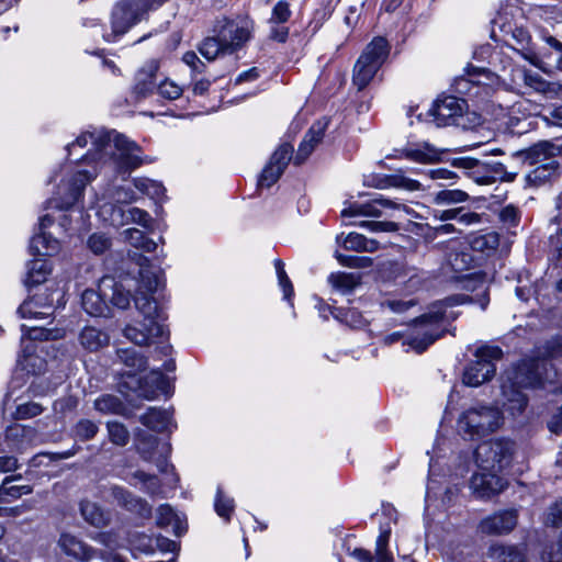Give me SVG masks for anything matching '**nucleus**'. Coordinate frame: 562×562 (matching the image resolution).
Listing matches in <instances>:
<instances>
[{"instance_id": "6ab92c4d", "label": "nucleus", "mask_w": 562, "mask_h": 562, "mask_svg": "<svg viewBox=\"0 0 562 562\" xmlns=\"http://www.w3.org/2000/svg\"><path fill=\"white\" fill-rule=\"evenodd\" d=\"M471 487L477 497L487 498L502 492L505 483L502 477L494 473H475L471 477Z\"/></svg>"}, {"instance_id": "ddd939ff", "label": "nucleus", "mask_w": 562, "mask_h": 562, "mask_svg": "<svg viewBox=\"0 0 562 562\" xmlns=\"http://www.w3.org/2000/svg\"><path fill=\"white\" fill-rule=\"evenodd\" d=\"M111 135L112 132L106 131L85 132L75 142L67 145L68 156H71L77 147L86 148L90 140L92 147L86 154L80 155L79 159L82 161H101L105 158L108 149H111Z\"/></svg>"}, {"instance_id": "dca6fc26", "label": "nucleus", "mask_w": 562, "mask_h": 562, "mask_svg": "<svg viewBox=\"0 0 562 562\" xmlns=\"http://www.w3.org/2000/svg\"><path fill=\"white\" fill-rule=\"evenodd\" d=\"M518 522L517 509H503L481 520L479 529L488 536L507 535L515 529Z\"/></svg>"}, {"instance_id": "052dcab7", "label": "nucleus", "mask_w": 562, "mask_h": 562, "mask_svg": "<svg viewBox=\"0 0 562 562\" xmlns=\"http://www.w3.org/2000/svg\"><path fill=\"white\" fill-rule=\"evenodd\" d=\"M44 412V407L35 402H27L18 405L14 412L15 419H29L41 415Z\"/></svg>"}, {"instance_id": "680f3d73", "label": "nucleus", "mask_w": 562, "mask_h": 562, "mask_svg": "<svg viewBox=\"0 0 562 562\" xmlns=\"http://www.w3.org/2000/svg\"><path fill=\"white\" fill-rule=\"evenodd\" d=\"M282 173L283 171L280 167H273L268 162L259 177L258 187L270 188L279 180Z\"/></svg>"}, {"instance_id": "7c9ffc66", "label": "nucleus", "mask_w": 562, "mask_h": 562, "mask_svg": "<svg viewBox=\"0 0 562 562\" xmlns=\"http://www.w3.org/2000/svg\"><path fill=\"white\" fill-rule=\"evenodd\" d=\"M42 257L38 256L27 263L25 284L29 288L44 283L52 272V265Z\"/></svg>"}, {"instance_id": "2f4dec72", "label": "nucleus", "mask_w": 562, "mask_h": 562, "mask_svg": "<svg viewBox=\"0 0 562 562\" xmlns=\"http://www.w3.org/2000/svg\"><path fill=\"white\" fill-rule=\"evenodd\" d=\"M139 422L154 431L162 432L169 430L171 414L167 409L150 407L139 417Z\"/></svg>"}, {"instance_id": "69168bd1", "label": "nucleus", "mask_w": 562, "mask_h": 562, "mask_svg": "<svg viewBox=\"0 0 562 562\" xmlns=\"http://www.w3.org/2000/svg\"><path fill=\"white\" fill-rule=\"evenodd\" d=\"M550 226L555 231L550 235V245L558 252V258H562V216H555Z\"/></svg>"}, {"instance_id": "e2e57ef3", "label": "nucleus", "mask_w": 562, "mask_h": 562, "mask_svg": "<svg viewBox=\"0 0 562 562\" xmlns=\"http://www.w3.org/2000/svg\"><path fill=\"white\" fill-rule=\"evenodd\" d=\"M498 218L505 226L515 227L519 224L520 211L512 204L506 205L499 211Z\"/></svg>"}, {"instance_id": "37998d69", "label": "nucleus", "mask_w": 562, "mask_h": 562, "mask_svg": "<svg viewBox=\"0 0 562 562\" xmlns=\"http://www.w3.org/2000/svg\"><path fill=\"white\" fill-rule=\"evenodd\" d=\"M470 246L474 251L490 254L498 248L499 235L496 232L475 235L471 238Z\"/></svg>"}, {"instance_id": "393cba45", "label": "nucleus", "mask_w": 562, "mask_h": 562, "mask_svg": "<svg viewBox=\"0 0 562 562\" xmlns=\"http://www.w3.org/2000/svg\"><path fill=\"white\" fill-rule=\"evenodd\" d=\"M397 204L389 199H373L366 203L352 202L341 211V216H381L380 207H396Z\"/></svg>"}, {"instance_id": "1a4fd4ad", "label": "nucleus", "mask_w": 562, "mask_h": 562, "mask_svg": "<svg viewBox=\"0 0 562 562\" xmlns=\"http://www.w3.org/2000/svg\"><path fill=\"white\" fill-rule=\"evenodd\" d=\"M474 356L475 360L463 372V383L469 386H479L495 375V361L503 357V351L497 346H482Z\"/></svg>"}, {"instance_id": "ea45409f", "label": "nucleus", "mask_w": 562, "mask_h": 562, "mask_svg": "<svg viewBox=\"0 0 562 562\" xmlns=\"http://www.w3.org/2000/svg\"><path fill=\"white\" fill-rule=\"evenodd\" d=\"M21 480L22 476L20 474L7 476L0 486V499L7 502L32 493L33 488L31 485L12 484L13 482Z\"/></svg>"}, {"instance_id": "8fccbe9b", "label": "nucleus", "mask_w": 562, "mask_h": 562, "mask_svg": "<svg viewBox=\"0 0 562 562\" xmlns=\"http://www.w3.org/2000/svg\"><path fill=\"white\" fill-rule=\"evenodd\" d=\"M214 508L220 517L224 518L226 521H229L235 508L234 499L225 496L223 490L220 486L216 491Z\"/></svg>"}, {"instance_id": "13d9d810", "label": "nucleus", "mask_w": 562, "mask_h": 562, "mask_svg": "<svg viewBox=\"0 0 562 562\" xmlns=\"http://www.w3.org/2000/svg\"><path fill=\"white\" fill-rule=\"evenodd\" d=\"M293 148L289 144L281 145L271 156L269 164L273 167H280L282 171L291 160Z\"/></svg>"}, {"instance_id": "f704fd0d", "label": "nucleus", "mask_w": 562, "mask_h": 562, "mask_svg": "<svg viewBox=\"0 0 562 562\" xmlns=\"http://www.w3.org/2000/svg\"><path fill=\"white\" fill-rule=\"evenodd\" d=\"M375 187L380 189L393 187L406 191H417L422 189V184L418 180L406 177L402 170L378 179Z\"/></svg>"}, {"instance_id": "6e6d98bb", "label": "nucleus", "mask_w": 562, "mask_h": 562, "mask_svg": "<svg viewBox=\"0 0 562 562\" xmlns=\"http://www.w3.org/2000/svg\"><path fill=\"white\" fill-rule=\"evenodd\" d=\"M157 524L161 527L173 525L180 529V519L173 508L168 504H162L157 509Z\"/></svg>"}, {"instance_id": "f257e3e1", "label": "nucleus", "mask_w": 562, "mask_h": 562, "mask_svg": "<svg viewBox=\"0 0 562 562\" xmlns=\"http://www.w3.org/2000/svg\"><path fill=\"white\" fill-rule=\"evenodd\" d=\"M133 259L139 266V284L134 302L143 319L128 324L123 334L135 345L145 346L165 335L164 322L167 316L157 301L148 295L162 284V272L159 268L153 267L149 259L143 255L134 254Z\"/></svg>"}, {"instance_id": "7ed1b4c3", "label": "nucleus", "mask_w": 562, "mask_h": 562, "mask_svg": "<svg viewBox=\"0 0 562 562\" xmlns=\"http://www.w3.org/2000/svg\"><path fill=\"white\" fill-rule=\"evenodd\" d=\"M214 36L206 37L199 46L200 54L209 61L216 59L221 54H232L246 43L250 31L239 26L233 20L221 18L215 21Z\"/></svg>"}, {"instance_id": "0e129e2a", "label": "nucleus", "mask_w": 562, "mask_h": 562, "mask_svg": "<svg viewBox=\"0 0 562 562\" xmlns=\"http://www.w3.org/2000/svg\"><path fill=\"white\" fill-rule=\"evenodd\" d=\"M157 90L158 93L167 100H176L183 92V89L180 86L169 79L160 82L157 87Z\"/></svg>"}, {"instance_id": "5701e85b", "label": "nucleus", "mask_w": 562, "mask_h": 562, "mask_svg": "<svg viewBox=\"0 0 562 562\" xmlns=\"http://www.w3.org/2000/svg\"><path fill=\"white\" fill-rule=\"evenodd\" d=\"M97 176L95 169L90 170H78L74 173L69 181L68 194L59 205L60 209H68L79 201L82 196L85 188Z\"/></svg>"}, {"instance_id": "a878e982", "label": "nucleus", "mask_w": 562, "mask_h": 562, "mask_svg": "<svg viewBox=\"0 0 562 562\" xmlns=\"http://www.w3.org/2000/svg\"><path fill=\"white\" fill-rule=\"evenodd\" d=\"M108 297L109 293L104 294L100 288L99 291L88 289L81 295L82 308L91 316H108L110 313Z\"/></svg>"}, {"instance_id": "4d7b16f0", "label": "nucleus", "mask_w": 562, "mask_h": 562, "mask_svg": "<svg viewBox=\"0 0 562 562\" xmlns=\"http://www.w3.org/2000/svg\"><path fill=\"white\" fill-rule=\"evenodd\" d=\"M98 430H99V427L98 425L90 420V419H80L76 426H75V436L82 440V441H87V440H90L92 438H94V436L98 434Z\"/></svg>"}, {"instance_id": "9d476101", "label": "nucleus", "mask_w": 562, "mask_h": 562, "mask_svg": "<svg viewBox=\"0 0 562 562\" xmlns=\"http://www.w3.org/2000/svg\"><path fill=\"white\" fill-rule=\"evenodd\" d=\"M515 443L508 439H495L479 445L474 457L477 465L487 471H502L509 464Z\"/></svg>"}, {"instance_id": "bb28decb", "label": "nucleus", "mask_w": 562, "mask_h": 562, "mask_svg": "<svg viewBox=\"0 0 562 562\" xmlns=\"http://www.w3.org/2000/svg\"><path fill=\"white\" fill-rule=\"evenodd\" d=\"M158 70V65L155 61H150L137 71L135 76V85L133 92L137 99L147 98L153 93L156 85L155 78Z\"/></svg>"}, {"instance_id": "c9c22d12", "label": "nucleus", "mask_w": 562, "mask_h": 562, "mask_svg": "<svg viewBox=\"0 0 562 562\" xmlns=\"http://www.w3.org/2000/svg\"><path fill=\"white\" fill-rule=\"evenodd\" d=\"M79 509L85 521L95 528H102L109 522L108 514L94 502L83 499Z\"/></svg>"}, {"instance_id": "4be33fe9", "label": "nucleus", "mask_w": 562, "mask_h": 562, "mask_svg": "<svg viewBox=\"0 0 562 562\" xmlns=\"http://www.w3.org/2000/svg\"><path fill=\"white\" fill-rule=\"evenodd\" d=\"M502 395L504 397V406L512 413V415L520 414L527 406L528 398L522 392V386L509 382L507 378L503 376Z\"/></svg>"}, {"instance_id": "412c9836", "label": "nucleus", "mask_w": 562, "mask_h": 562, "mask_svg": "<svg viewBox=\"0 0 562 562\" xmlns=\"http://www.w3.org/2000/svg\"><path fill=\"white\" fill-rule=\"evenodd\" d=\"M58 546L65 554L80 561H90L97 554L93 548L70 533H61Z\"/></svg>"}, {"instance_id": "f3484780", "label": "nucleus", "mask_w": 562, "mask_h": 562, "mask_svg": "<svg viewBox=\"0 0 562 562\" xmlns=\"http://www.w3.org/2000/svg\"><path fill=\"white\" fill-rule=\"evenodd\" d=\"M136 386L132 387L138 396L146 400H154L159 393L166 391L168 380L160 368L151 370L146 376L136 381Z\"/></svg>"}, {"instance_id": "774afa93", "label": "nucleus", "mask_w": 562, "mask_h": 562, "mask_svg": "<svg viewBox=\"0 0 562 562\" xmlns=\"http://www.w3.org/2000/svg\"><path fill=\"white\" fill-rule=\"evenodd\" d=\"M546 525L552 527H562V498L553 503L546 517Z\"/></svg>"}, {"instance_id": "a19ab883", "label": "nucleus", "mask_w": 562, "mask_h": 562, "mask_svg": "<svg viewBox=\"0 0 562 562\" xmlns=\"http://www.w3.org/2000/svg\"><path fill=\"white\" fill-rule=\"evenodd\" d=\"M117 357L131 370L126 373L128 378L134 379L135 374L146 369L147 359L133 348L120 349Z\"/></svg>"}, {"instance_id": "aec40b11", "label": "nucleus", "mask_w": 562, "mask_h": 562, "mask_svg": "<svg viewBox=\"0 0 562 562\" xmlns=\"http://www.w3.org/2000/svg\"><path fill=\"white\" fill-rule=\"evenodd\" d=\"M326 127V121H317L310 127L303 140L299 145L296 155L294 157L295 165H301L304 162L306 158L313 153L315 146L322 142Z\"/></svg>"}, {"instance_id": "6e6552de", "label": "nucleus", "mask_w": 562, "mask_h": 562, "mask_svg": "<svg viewBox=\"0 0 562 562\" xmlns=\"http://www.w3.org/2000/svg\"><path fill=\"white\" fill-rule=\"evenodd\" d=\"M446 330L445 314L429 312L417 317L414 322L413 333L407 345L416 352H424L431 344L439 339Z\"/></svg>"}, {"instance_id": "39448f33", "label": "nucleus", "mask_w": 562, "mask_h": 562, "mask_svg": "<svg viewBox=\"0 0 562 562\" xmlns=\"http://www.w3.org/2000/svg\"><path fill=\"white\" fill-rule=\"evenodd\" d=\"M390 46L384 37H374L364 48L353 67V83L364 89L386 60Z\"/></svg>"}, {"instance_id": "e433bc0d", "label": "nucleus", "mask_w": 562, "mask_h": 562, "mask_svg": "<svg viewBox=\"0 0 562 562\" xmlns=\"http://www.w3.org/2000/svg\"><path fill=\"white\" fill-rule=\"evenodd\" d=\"M30 250L34 256H53L59 250V241L45 232H42L31 239Z\"/></svg>"}, {"instance_id": "5fc2aeb1", "label": "nucleus", "mask_w": 562, "mask_h": 562, "mask_svg": "<svg viewBox=\"0 0 562 562\" xmlns=\"http://www.w3.org/2000/svg\"><path fill=\"white\" fill-rule=\"evenodd\" d=\"M335 257L341 266L348 268L364 269L370 268L373 265L372 258L367 256H349L337 252Z\"/></svg>"}, {"instance_id": "c756f323", "label": "nucleus", "mask_w": 562, "mask_h": 562, "mask_svg": "<svg viewBox=\"0 0 562 562\" xmlns=\"http://www.w3.org/2000/svg\"><path fill=\"white\" fill-rule=\"evenodd\" d=\"M477 289H480V292L475 296L464 294V293L453 294V295L447 296L443 300V304L446 306L452 307V306L467 304V303H476L480 305V307L482 310H485L490 303V295H488V289L482 279L480 281V285L477 286ZM472 290H476V286H474Z\"/></svg>"}, {"instance_id": "f8f14e48", "label": "nucleus", "mask_w": 562, "mask_h": 562, "mask_svg": "<svg viewBox=\"0 0 562 562\" xmlns=\"http://www.w3.org/2000/svg\"><path fill=\"white\" fill-rule=\"evenodd\" d=\"M112 146L116 149V153L108 149L105 157L108 155L111 156L119 173H130L144 164V159L137 154L140 151L139 146L135 142L130 140L126 136L112 132L111 147Z\"/></svg>"}, {"instance_id": "338daca9", "label": "nucleus", "mask_w": 562, "mask_h": 562, "mask_svg": "<svg viewBox=\"0 0 562 562\" xmlns=\"http://www.w3.org/2000/svg\"><path fill=\"white\" fill-rule=\"evenodd\" d=\"M111 246V240L104 234H92L88 239V247L95 255H101Z\"/></svg>"}, {"instance_id": "de8ad7c7", "label": "nucleus", "mask_w": 562, "mask_h": 562, "mask_svg": "<svg viewBox=\"0 0 562 562\" xmlns=\"http://www.w3.org/2000/svg\"><path fill=\"white\" fill-rule=\"evenodd\" d=\"M524 83L540 93L547 94L554 91L553 85L542 78L541 75L535 71H522Z\"/></svg>"}, {"instance_id": "423d86ee", "label": "nucleus", "mask_w": 562, "mask_h": 562, "mask_svg": "<svg viewBox=\"0 0 562 562\" xmlns=\"http://www.w3.org/2000/svg\"><path fill=\"white\" fill-rule=\"evenodd\" d=\"M390 46L384 37H374L364 48L353 67V83L364 89L386 60Z\"/></svg>"}, {"instance_id": "b1692460", "label": "nucleus", "mask_w": 562, "mask_h": 562, "mask_svg": "<svg viewBox=\"0 0 562 562\" xmlns=\"http://www.w3.org/2000/svg\"><path fill=\"white\" fill-rule=\"evenodd\" d=\"M554 150V146L550 144L549 142H542L539 144L533 145L530 147L527 151V158L530 159L531 164H541L540 167H538L535 170L536 177L541 178V170L546 171L548 169L557 170L559 168V164L550 159V156L552 155Z\"/></svg>"}, {"instance_id": "0eeeda50", "label": "nucleus", "mask_w": 562, "mask_h": 562, "mask_svg": "<svg viewBox=\"0 0 562 562\" xmlns=\"http://www.w3.org/2000/svg\"><path fill=\"white\" fill-rule=\"evenodd\" d=\"M495 80L494 74L486 68L469 65L465 74L457 77L451 87L461 97L484 101L492 95Z\"/></svg>"}, {"instance_id": "79ce46f5", "label": "nucleus", "mask_w": 562, "mask_h": 562, "mask_svg": "<svg viewBox=\"0 0 562 562\" xmlns=\"http://www.w3.org/2000/svg\"><path fill=\"white\" fill-rule=\"evenodd\" d=\"M508 38L506 43L517 52H527L530 49L531 36L522 26H509L504 30Z\"/></svg>"}, {"instance_id": "cd10ccee", "label": "nucleus", "mask_w": 562, "mask_h": 562, "mask_svg": "<svg viewBox=\"0 0 562 562\" xmlns=\"http://www.w3.org/2000/svg\"><path fill=\"white\" fill-rule=\"evenodd\" d=\"M99 288L109 293L108 302L112 305L125 310L130 306L131 294L126 291L122 284L114 282L113 278L104 277L101 279Z\"/></svg>"}, {"instance_id": "72a5a7b5", "label": "nucleus", "mask_w": 562, "mask_h": 562, "mask_svg": "<svg viewBox=\"0 0 562 562\" xmlns=\"http://www.w3.org/2000/svg\"><path fill=\"white\" fill-rule=\"evenodd\" d=\"M488 555L498 562H526L524 548L516 544H494Z\"/></svg>"}, {"instance_id": "58836bf2", "label": "nucleus", "mask_w": 562, "mask_h": 562, "mask_svg": "<svg viewBox=\"0 0 562 562\" xmlns=\"http://www.w3.org/2000/svg\"><path fill=\"white\" fill-rule=\"evenodd\" d=\"M95 411L104 415H120L125 416L127 407L124 402L116 395L103 394L95 398L93 404Z\"/></svg>"}, {"instance_id": "864d4df0", "label": "nucleus", "mask_w": 562, "mask_h": 562, "mask_svg": "<svg viewBox=\"0 0 562 562\" xmlns=\"http://www.w3.org/2000/svg\"><path fill=\"white\" fill-rule=\"evenodd\" d=\"M122 215L126 224L134 223L143 226L144 228H149L153 223V218L148 212L138 207H130L124 211Z\"/></svg>"}, {"instance_id": "c03bdc74", "label": "nucleus", "mask_w": 562, "mask_h": 562, "mask_svg": "<svg viewBox=\"0 0 562 562\" xmlns=\"http://www.w3.org/2000/svg\"><path fill=\"white\" fill-rule=\"evenodd\" d=\"M331 286L342 293H350L359 284V278L352 273L334 272L328 277Z\"/></svg>"}, {"instance_id": "49530a36", "label": "nucleus", "mask_w": 562, "mask_h": 562, "mask_svg": "<svg viewBox=\"0 0 562 562\" xmlns=\"http://www.w3.org/2000/svg\"><path fill=\"white\" fill-rule=\"evenodd\" d=\"M109 440L119 447H125L130 441V431L126 426L120 422L111 420L106 423Z\"/></svg>"}, {"instance_id": "a18cd8bd", "label": "nucleus", "mask_w": 562, "mask_h": 562, "mask_svg": "<svg viewBox=\"0 0 562 562\" xmlns=\"http://www.w3.org/2000/svg\"><path fill=\"white\" fill-rule=\"evenodd\" d=\"M126 240L135 248L153 252L157 248L156 241L148 238L143 231L137 228H128L124 232Z\"/></svg>"}, {"instance_id": "a211bd4d", "label": "nucleus", "mask_w": 562, "mask_h": 562, "mask_svg": "<svg viewBox=\"0 0 562 562\" xmlns=\"http://www.w3.org/2000/svg\"><path fill=\"white\" fill-rule=\"evenodd\" d=\"M110 493L113 499L126 510L135 513L140 517H148L151 514V507L143 498L134 495L128 490L113 485L110 487Z\"/></svg>"}, {"instance_id": "c85d7f7f", "label": "nucleus", "mask_w": 562, "mask_h": 562, "mask_svg": "<svg viewBox=\"0 0 562 562\" xmlns=\"http://www.w3.org/2000/svg\"><path fill=\"white\" fill-rule=\"evenodd\" d=\"M435 217L442 222L453 220L463 226L480 224L482 220L479 213L472 212L464 206L436 211Z\"/></svg>"}, {"instance_id": "603ef678", "label": "nucleus", "mask_w": 562, "mask_h": 562, "mask_svg": "<svg viewBox=\"0 0 562 562\" xmlns=\"http://www.w3.org/2000/svg\"><path fill=\"white\" fill-rule=\"evenodd\" d=\"M137 450L144 460L151 458V450L157 445V438L144 430L136 432Z\"/></svg>"}, {"instance_id": "4c0bfd02", "label": "nucleus", "mask_w": 562, "mask_h": 562, "mask_svg": "<svg viewBox=\"0 0 562 562\" xmlns=\"http://www.w3.org/2000/svg\"><path fill=\"white\" fill-rule=\"evenodd\" d=\"M109 336L106 333L93 327L86 326L80 335L79 341L81 346L90 351H97L109 344Z\"/></svg>"}, {"instance_id": "20e7f679", "label": "nucleus", "mask_w": 562, "mask_h": 562, "mask_svg": "<svg viewBox=\"0 0 562 562\" xmlns=\"http://www.w3.org/2000/svg\"><path fill=\"white\" fill-rule=\"evenodd\" d=\"M502 413L497 407L477 405L470 407L458 419L459 432L470 440H477L494 432L501 425Z\"/></svg>"}, {"instance_id": "473e14b6", "label": "nucleus", "mask_w": 562, "mask_h": 562, "mask_svg": "<svg viewBox=\"0 0 562 562\" xmlns=\"http://www.w3.org/2000/svg\"><path fill=\"white\" fill-rule=\"evenodd\" d=\"M401 157L416 162L429 164L439 161L441 151L428 143L418 145L417 147L404 148L401 150Z\"/></svg>"}, {"instance_id": "2eb2a0df", "label": "nucleus", "mask_w": 562, "mask_h": 562, "mask_svg": "<svg viewBox=\"0 0 562 562\" xmlns=\"http://www.w3.org/2000/svg\"><path fill=\"white\" fill-rule=\"evenodd\" d=\"M468 106L467 101L461 97L443 95L438 98L429 114L434 116L437 126H446L456 123V119L461 116Z\"/></svg>"}, {"instance_id": "3c124183", "label": "nucleus", "mask_w": 562, "mask_h": 562, "mask_svg": "<svg viewBox=\"0 0 562 562\" xmlns=\"http://www.w3.org/2000/svg\"><path fill=\"white\" fill-rule=\"evenodd\" d=\"M24 428L21 425H14L7 428L4 434V443L10 452L19 451L22 447Z\"/></svg>"}, {"instance_id": "bf43d9fd", "label": "nucleus", "mask_w": 562, "mask_h": 562, "mask_svg": "<svg viewBox=\"0 0 562 562\" xmlns=\"http://www.w3.org/2000/svg\"><path fill=\"white\" fill-rule=\"evenodd\" d=\"M134 476L144 484L145 492L150 495H157L161 491L160 481L156 475L144 471H136Z\"/></svg>"}, {"instance_id": "4468645a", "label": "nucleus", "mask_w": 562, "mask_h": 562, "mask_svg": "<svg viewBox=\"0 0 562 562\" xmlns=\"http://www.w3.org/2000/svg\"><path fill=\"white\" fill-rule=\"evenodd\" d=\"M139 19V1L121 0L112 11V32L102 34V37L112 42L116 36L125 34Z\"/></svg>"}, {"instance_id": "9b49d317", "label": "nucleus", "mask_w": 562, "mask_h": 562, "mask_svg": "<svg viewBox=\"0 0 562 562\" xmlns=\"http://www.w3.org/2000/svg\"><path fill=\"white\" fill-rule=\"evenodd\" d=\"M64 293L59 289L45 288L43 292L35 293L25 300L18 308L22 318L50 317L55 308L64 306Z\"/></svg>"}, {"instance_id": "09e8293b", "label": "nucleus", "mask_w": 562, "mask_h": 562, "mask_svg": "<svg viewBox=\"0 0 562 562\" xmlns=\"http://www.w3.org/2000/svg\"><path fill=\"white\" fill-rule=\"evenodd\" d=\"M469 199V194L465 191L459 189H445L440 190L434 195V202L438 205H452L461 202H465Z\"/></svg>"}, {"instance_id": "f03ea898", "label": "nucleus", "mask_w": 562, "mask_h": 562, "mask_svg": "<svg viewBox=\"0 0 562 562\" xmlns=\"http://www.w3.org/2000/svg\"><path fill=\"white\" fill-rule=\"evenodd\" d=\"M504 376L509 382L518 384V386L544 389L558 381L559 372L555 368L554 358L549 355L547 344L542 356L522 359L509 369Z\"/></svg>"}]
</instances>
